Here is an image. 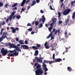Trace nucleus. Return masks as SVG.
<instances>
[{
  "label": "nucleus",
  "mask_w": 75,
  "mask_h": 75,
  "mask_svg": "<svg viewBox=\"0 0 75 75\" xmlns=\"http://www.w3.org/2000/svg\"><path fill=\"white\" fill-rule=\"evenodd\" d=\"M38 63H35L34 64L35 66V67H36V66H37V65H38Z\"/></svg>",
  "instance_id": "680f3d73"
},
{
  "label": "nucleus",
  "mask_w": 75,
  "mask_h": 75,
  "mask_svg": "<svg viewBox=\"0 0 75 75\" xmlns=\"http://www.w3.org/2000/svg\"><path fill=\"white\" fill-rule=\"evenodd\" d=\"M58 18H59L60 17H61V13L60 12H59L58 13Z\"/></svg>",
  "instance_id": "7c9ffc66"
},
{
  "label": "nucleus",
  "mask_w": 75,
  "mask_h": 75,
  "mask_svg": "<svg viewBox=\"0 0 75 75\" xmlns=\"http://www.w3.org/2000/svg\"><path fill=\"white\" fill-rule=\"evenodd\" d=\"M27 30H28L29 31H31L33 30V28H29L28 29H27Z\"/></svg>",
  "instance_id": "58836bf2"
},
{
  "label": "nucleus",
  "mask_w": 75,
  "mask_h": 75,
  "mask_svg": "<svg viewBox=\"0 0 75 75\" xmlns=\"http://www.w3.org/2000/svg\"><path fill=\"white\" fill-rule=\"evenodd\" d=\"M75 3V1H71V6H74V4Z\"/></svg>",
  "instance_id": "bb28decb"
},
{
  "label": "nucleus",
  "mask_w": 75,
  "mask_h": 75,
  "mask_svg": "<svg viewBox=\"0 0 75 75\" xmlns=\"http://www.w3.org/2000/svg\"><path fill=\"white\" fill-rule=\"evenodd\" d=\"M16 50L18 51H19V52H21V49L18 48V47H17L16 49Z\"/></svg>",
  "instance_id": "393cba45"
},
{
  "label": "nucleus",
  "mask_w": 75,
  "mask_h": 75,
  "mask_svg": "<svg viewBox=\"0 0 75 75\" xmlns=\"http://www.w3.org/2000/svg\"><path fill=\"white\" fill-rule=\"evenodd\" d=\"M54 62H61V61H62V59L61 58L59 59H56L54 60Z\"/></svg>",
  "instance_id": "9b49d317"
},
{
  "label": "nucleus",
  "mask_w": 75,
  "mask_h": 75,
  "mask_svg": "<svg viewBox=\"0 0 75 75\" xmlns=\"http://www.w3.org/2000/svg\"><path fill=\"white\" fill-rule=\"evenodd\" d=\"M69 18H68L67 19V21L65 22V24L66 25H67V24L69 22Z\"/></svg>",
  "instance_id": "b1692460"
},
{
  "label": "nucleus",
  "mask_w": 75,
  "mask_h": 75,
  "mask_svg": "<svg viewBox=\"0 0 75 75\" xmlns=\"http://www.w3.org/2000/svg\"><path fill=\"white\" fill-rule=\"evenodd\" d=\"M52 27H50L48 28V30L49 31V32H50V33H52L51 31H52Z\"/></svg>",
  "instance_id": "4be33fe9"
},
{
  "label": "nucleus",
  "mask_w": 75,
  "mask_h": 75,
  "mask_svg": "<svg viewBox=\"0 0 75 75\" xmlns=\"http://www.w3.org/2000/svg\"><path fill=\"white\" fill-rule=\"evenodd\" d=\"M38 55V50H36L35 51L34 55V56H37Z\"/></svg>",
  "instance_id": "4468645a"
},
{
  "label": "nucleus",
  "mask_w": 75,
  "mask_h": 75,
  "mask_svg": "<svg viewBox=\"0 0 75 75\" xmlns=\"http://www.w3.org/2000/svg\"><path fill=\"white\" fill-rule=\"evenodd\" d=\"M18 47H17V46L15 45L14 44H13V45H12V46L11 48H16V49H17Z\"/></svg>",
  "instance_id": "a211bd4d"
},
{
  "label": "nucleus",
  "mask_w": 75,
  "mask_h": 75,
  "mask_svg": "<svg viewBox=\"0 0 75 75\" xmlns=\"http://www.w3.org/2000/svg\"><path fill=\"white\" fill-rule=\"evenodd\" d=\"M28 9H27V10H29V9H30V5H29L28 6Z\"/></svg>",
  "instance_id": "13d9d810"
},
{
  "label": "nucleus",
  "mask_w": 75,
  "mask_h": 75,
  "mask_svg": "<svg viewBox=\"0 0 75 75\" xmlns=\"http://www.w3.org/2000/svg\"><path fill=\"white\" fill-rule=\"evenodd\" d=\"M64 3H62L61 5L60 8H62V7H63V6H64Z\"/></svg>",
  "instance_id": "de8ad7c7"
},
{
  "label": "nucleus",
  "mask_w": 75,
  "mask_h": 75,
  "mask_svg": "<svg viewBox=\"0 0 75 75\" xmlns=\"http://www.w3.org/2000/svg\"><path fill=\"white\" fill-rule=\"evenodd\" d=\"M4 24H5V21H3L2 22V25H4Z\"/></svg>",
  "instance_id": "603ef678"
},
{
  "label": "nucleus",
  "mask_w": 75,
  "mask_h": 75,
  "mask_svg": "<svg viewBox=\"0 0 75 75\" xmlns=\"http://www.w3.org/2000/svg\"><path fill=\"white\" fill-rule=\"evenodd\" d=\"M36 4V2L35 1H33L32 2V4L31 5V6L32 7V6H34L35 4Z\"/></svg>",
  "instance_id": "aec40b11"
},
{
  "label": "nucleus",
  "mask_w": 75,
  "mask_h": 75,
  "mask_svg": "<svg viewBox=\"0 0 75 75\" xmlns=\"http://www.w3.org/2000/svg\"><path fill=\"white\" fill-rule=\"evenodd\" d=\"M21 47L24 50H28L29 48H30L27 45H22Z\"/></svg>",
  "instance_id": "1a4fd4ad"
},
{
  "label": "nucleus",
  "mask_w": 75,
  "mask_h": 75,
  "mask_svg": "<svg viewBox=\"0 0 75 75\" xmlns=\"http://www.w3.org/2000/svg\"><path fill=\"white\" fill-rule=\"evenodd\" d=\"M15 11H13V12L12 14H11V16L12 17H13V16H14V14H15Z\"/></svg>",
  "instance_id": "e433bc0d"
},
{
  "label": "nucleus",
  "mask_w": 75,
  "mask_h": 75,
  "mask_svg": "<svg viewBox=\"0 0 75 75\" xmlns=\"http://www.w3.org/2000/svg\"><path fill=\"white\" fill-rule=\"evenodd\" d=\"M42 17H43V18L42 19V22L43 23H44V22L45 21V18L44 17V15L42 16Z\"/></svg>",
  "instance_id": "6ab92c4d"
},
{
  "label": "nucleus",
  "mask_w": 75,
  "mask_h": 75,
  "mask_svg": "<svg viewBox=\"0 0 75 75\" xmlns=\"http://www.w3.org/2000/svg\"><path fill=\"white\" fill-rule=\"evenodd\" d=\"M55 30H56L55 28L53 29L52 32L50 34H49L48 36L46 37V38L47 39H48L49 38H50V37H51V40H52V39H55V37H54V36H53V35H52V33H53V32H54V31H55Z\"/></svg>",
  "instance_id": "f257e3e1"
},
{
  "label": "nucleus",
  "mask_w": 75,
  "mask_h": 75,
  "mask_svg": "<svg viewBox=\"0 0 75 75\" xmlns=\"http://www.w3.org/2000/svg\"><path fill=\"white\" fill-rule=\"evenodd\" d=\"M48 62H49V64H52L54 62V61H51L50 60L48 61Z\"/></svg>",
  "instance_id": "2f4dec72"
},
{
  "label": "nucleus",
  "mask_w": 75,
  "mask_h": 75,
  "mask_svg": "<svg viewBox=\"0 0 75 75\" xmlns=\"http://www.w3.org/2000/svg\"><path fill=\"white\" fill-rule=\"evenodd\" d=\"M36 1L37 3H39L40 1V0H36Z\"/></svg>",
  "instance_id": "a18cd8bd"
},
{
  "label": "nucleus",
  "mask_w": 75,
  "mask_h": 75,
  "mask_svg": "<svg viewBox=\"0 0 75 75\" xmlns=\"http://www.w3.org/2000/svg\"><path fill=\"white\" fill-rule=\"evenodd\" d=\"M3 31H4V29L3 28H2L1 29V32H0V34L1 35H2V34H3Z\"/></svg>",
  "instance_id": "cd10ccee"
},
{
  "label": "nucleus",
  "mask_w": 75,
  "mask_h": 75,
  "mask_svg": "<svg viewBox=\"0 0 75 75\" xmlns=\"http://www.w3.org/2000/svg\"><path fill=\"white\" fill-rule=\"evenodd\" d=\"M26 9L25 8H22L21 9V11H24L25 10H26Z\"/></svg>",
  "instance_id": "ea45409f"
},
{
  "label": "nucleus",
  "mask_w": 75,
  "mask_h": 75,
  "mask_svg": "<svg viewBox=\"0 0 75 75\" xmlns=\"http://www.w3.org/2000/svg\"><path fill=\"white\" fill-rule=\"evenodd\" d=\"M19 43H20L21 45L24 44V43L23 42V41L21 40L19 41Z\"/></svg>",
  "instance_id": "c756f323"
},
{
  "label": "nucleus",
  "mask_w": 75,
  "mask_h": 75,
  "mask_svg": "<svg viewBox=\"0 0 75 75\" xmlns=\"http://www.w3.org/2000/svg\"><path fill=\"white\" fill-rule=\"evenodd\" d=\"M74 18L75 21V11L72 14V19H74Z\"/></svg>",
  "instance_id": "f3484780"
},
{
  "label": "nucleus",
  "mask_w": 75,
  "mask_h": 75,
  "mask_svg": "<svg viewBox=\"0 0 75 75\" xmlns=\"http://www.w3.org/2000/svg\"><path fill=\"white\" fill-rule=\"evenodd\" d=\"M44 47L46 48V49H48V48H49V46H45Z\"/></svg>",
  "instance_id": "49530a36"
},
{
  "label": "nucleus",
  "mask_w": 75,
  "mask_h": 75,
  "mask_svg": "<svg viewBox=\"0 0 75 75\" xmlns=\"http://www.w3.org/2000/svg\"><path fill=\"white\" fill-rule=\"evenodd\" d=\"M1 53H2L3 56H6L7 54H8V51L4 49V48H2L1 50Z\"/></svg>",
  "instance_id": "20e7f679"
},
{
  "label": "nucleus",
  "mask_w": 75,
  "mask_h": 75,
  "mask_svg": "<svg viewBox=\"0 0 75 75\" xmlns=\"http://www.w3.org/2000/svg\"><path fill=\"white\" fill-rule=\"evenodd\" d=\"M9 19V21H11L12 20V16H11L10 15V16Z\"/></svg>",
  "instance_id": "4c0bfd02"
},
{
  "label": "nucleus",
  "mask_w": 75,
  "mask_h": 75,
  "mask_svg": "<svg viewBox=\"0 0 75 75\" xmlns=\"http://www.w3.org/2000/svg\"><path fill=\"white\" fill-rule=\"evenodd\" d=\"M42 26H43V25H42V23H41L39 25V28H42Z\"/></svg>",
  "instance_id": "473e14b6"
},
{
  "label": "nucleus",
  "mask_w": 75,
  "mask_h": 75,
  "mask_svg": "<svg viewBox=\"0 0 75 75\" xmlns=\"http://www.w3.org/2000/svg\"><path fill=\"white\" fill-rule=\"evenodd\" d=\"M40 13H44V11H42V10H40Z\"/></svg>",
  "instance_id": "774afa93"
},
{
  "label": "nucleus",
  "mask_w": 75,
  "mask_h": 75,
  "mask_svg": "<svg viewBox=\"0 0 75 75\" xmlns=\"http://www.w3.org/2000/svg\"><path fill=\"white\" fill-rule=\"evenodd\" d=\"M8 52H14V50L13 51L9 50V51H8Z\"/></svg>",
  "instance_id": "4d7b16f0"
},
{
  "label": "nucleus",
  "mask_w": 75,
  "mask_h": 75,
  "mask_svg": "<svg viewBox=\"0 0 75 75\" xmlns=\"http://www.w3.org/2000/svg\"><path fill=\"white\" fill-rule=\"evenodd\" d=\"M3 23V22L1 21L0 22V25H2V23Z\"/></svg>",
  "instance_id": "e2e57ef3"
},
{
  "label": "nucleus",
  "mask_w": 75,
  "mask_h": 75,
  "mask_svg": "<svg viewBox=\"0 0 75 75\" xmlns=\"http://www.w3.org/2000/svg\"><path fill=\"white\" fill-rule=\"evenodd\" d=\"M60 31H61V30L59 29L58 30H56L55 31L54 34L55 35H56V34H57V33H58H58L59 34H60Z\"/></svg>",
  "instance_id": "f8f14e48"
},
{
  "label": "nucleus",
  "mask_w": 75,
  "mask_h": 75,
  "mask_svg": "<svg viewBox=\"0 0 75 75\" xmlns=\"http://www.w3.org/2000/svg\"><path fill=\"white\" fill-rule=\"evenodd\" d=\"M64 0H59V2H60V3H62V2Z\"/></svg>",
  "instance_id": "052dcab7"
},
{
  "label": "nucleus",
  "mask_w": 75,
  "mask_h": 75,
  "mask_svg": "<svg viewBox=\"0 0 75 75\" xmlns=\"http://www.w3.org/2000/svg\"><path fill=\"white\" fill-rule=\"evenodd\" d=\"M28 42V41L27 40H25V42L26 44H28V43L27 42Z\"/></svg>",
  "instance_id": "bf43d9fd"
},
{
  "label": "nucleus",
  "mask_w": 75,
  "mask_h": 75,
  "mask_svg": "<svg viewBox=\"0 0 75 75\" xmlns=\"http://www.w3.org/2000/svg\"><path fill=\"white\" fill-rule=\"evenodd\" d=\"M16 41H19V38H16Z\"/></svg>",
  "instance_id": "09e8293b"
},
{
  "label": "nucleus",
  "mask_w": 75,
  "mask_h": 75,
  "mask_svg": "<svg viewBox=\"0 0 75 75\" xmlns=\"http://www.w3.org/2000/svg\"><path fill=\"white\" fill-rule=\"evenodd\" d=\"M43 65L44 67V68L45 71V72H46V71H47L48 70V69L47 68V66L46 65H45V64L44 63H43Z\"/></svg>",
  "instance_id": "9d476101"
},
{
  "label": "nucleus",
  "mask_w": 75,
  "mask_h": 75,
  "mask_svg": "<svg viewBox=\"0 0 75 75\" xmlns=\"http://www.w3.org/2000/svg\"><path fill=\"white\" fill-rule=\"evenodd\" d=\"M35 26H37V25H38V24H39L38 21H36L35 22Z\"/></svg>",
  "instance_id": "c9c22d12"
},
{
  "label": "nucleus",
  "mask_w": 75,
  "mask_h": 75,
  "mask_svg": "<svg viewBox=\"0 0 75 75\" xmlns=\"http://www.w3.org/2000/svg\"><path fill=\"white\" fill-rule=\"evenodd\" d=\"M66 48V51H65V52H67L68 51V48L67 47H65Z\"/></svg>",
  "instance_id": "8fccbe9b"
},
{
  "label": "nucleus",
  "mask_w": 75,
  "mask_h": 75,
  "mask_svg": "<svg viewBox=\"0 0 75 75\" xmlns=\"http://www.w3.org/2000/svg\"><path fill=\"white\" fill-rule=\"evenodd\" d=\"M16 18L18 19V20H19L20 18H21V16L20 15H18L16 16Z\"/></svg>",
  "instance_id": "a878e982"
},
{
  "label": "nucleus",
  "mask_w": 75,
  "mask_h": 75,
  "mask_svg": "<svg viewBox=\"0 0 75 75\" xmlns=\"http://www.w3.org/2000/svg\"><path fill=\"white\" fill-rule=\"evenodd\" d=\"M11 29L12 30V32L13 33H16V31H18L19 30V28H14L13 27H11Z\"/></svg>",
  "instance_id": "6e6552de"
},
{
  "label": "nucleus",
  "mask_w": 75,
  "mask_h": 75,
  "mask_svg": "<svg viewBox=\"0 0 75 75\" xmlns=\"http://www.w3.org/2000/svg\"><path fill=\"white\" fill-rule=\"evenodd\" d=\"M71 10L70 8L66 9V10L64 11V12L63 13V15H67L69 13H70L71 11Z\"/></svg>",
  "instance_id": "423d86ee"
},
{
  "label": "nucleus",
  "mask_w": 75,
  "mask_h": 75,
  "mask_svg": "<svg viewBox=\"0 0 75 75\" xmlns=\"http://www.w3.org/2000/svg\"><path fill=\"white\" fill-rule=\"evenodd\" d=\"M47 45V42H46L44 44V47Z\"/></svg>",
  "instance_id": "864d4df0"
},
{
  "label": "nucleus",
  "mask_w": 75,
  "mask_h": 75,
  "mask_svg": "<svg viewBox=\"0 0 75 75\" xmlns=\"http://www.w3.org/2000/svg\"><path fill=\"white\" fill-rule=\"evenodd\" d=\"M50 9H51V10H53V8H52V6H51V5H50Z\"/></svg>",
  "instance_id": "6e6d98bb"
},
{
  "label": "nucleus",
  "mask_w": 75,
  "mask_h": 75,
  "mask_svg": "<svg viewBox=\"0 0 75 75\" xmlns=\"http://www.w3.org/2000/svg\"><path fill=\"white\" fill-rule=\"evenodd\" d=\"M50 27H52L54 25V24L52 23H51L50 24Z\"/></svg>",
  "instance_id": "37998d69"
},
{
  "label": "nucleus",
  "mask_w": 75,
  "mask_h": 75,
  "mask_svg": "<svg viewBox=\"0 0 75 75\" xmlns=\"http://www.w3.org/2000/svg\"><path fill=\"white\" fill-rule=\"evenodd\" d=\"M8 20H9V17L6 20V23H8Z\"/></svg>",
  "instance_id": "3c124183"
},
{
  "label": "nucleus",
  "mask_w": 75,
  "mask_h": 75,
  "mask_svg": "<svg viewBox=\"0 0 75 75\" xmlns=\"http://www.w3.org/2000/svg\"><path fill=\"white\" fill-rule=\"evenodd\" d=\"M13 52V53H12L11 54H8L7 55L9 56V57H14V56L16 57V56L18 55V52L16 51V50L14 49Z\"/></svg>",
  "instance_id": "f03ea898"
},
{
  "label": "nucleus",
  "mask_w": 75,
  "mask_h": 75,
  "mask_svg": "<svg viewBox=\"0 0 75 75\" xmlns=\"http://www.w3.org/2000/svg\"><path fill=\"white\" fill-rule=\"evenodd\" d=\"M17 3H14V4L13 5L12 7H16V6H17Z\"/></svg>",
  "instance_id": "c85d7f7f"
},
{
  "label": "nucleus",
  "mask_w": 75,
  "mask_h": 75,
  "mask_svg": "<svg viewBox=\"0 0 75 75\" xmlns=\"http://www.w3.org/2000/svg\"><path fill=\"white\" fill-rule=\"evenodd\" d=\"M41 67V65L39 64H38L36 67V68H35V69H41V68H40Z\"/></svg>",
  "instance_id": "2eb2a0df"
},
{
  "label": "nucleus",
  "mask_w": 75,
  "mask_h": 75,
  "mask_svg": "<svg viewBox=\"0 0 75 75\" xmlns=\"http://www.w3.org/2000/svg\"><path fill=\"white\" fill-rule=\"evenodd\" d=\"M52 21L53 22L52 23L54 24H55V23H56V18H54L53 19Z\"/></svg>",
  "instance_id": "412c9836"
},
{
  "label": "nucleus",
  "mask_w": 75,
  "mask_h": 75,
  "mask_svg": "<svg viewBox=\"0 0 75 75\" xmlns=\"http://www.w3.org/2000/svg\"><path fill=\"white\" fill-rule=\"evenodd\" d=\"M25 1H26V0H23L22 2L21 3V6L22 7L24 6V4H25Z\"/></svg>",
  "instance_id": "ddd939ff"
},
{
  "label": "nucleus",
  "mask_w": 75,
  "mask_h": 75,
  "mask_svg": "<svg viewBox=\"0 0 75 75\" xmlns=\"http://www.w3.org/2000/svg\"><path fill=\"white\" fill-rule=\"evenodd\" d=\"M47 74V71H45V73H44V75H46Z\"/></svg>",
  "instance_id": "338daca9"
},
{
  "label": "nucleus",
  "mask_w": 75,
  "mask_h": 75,
  "mask_svg": "<svg viewBox=\"0 0 75 75\" xmlns=\"http://www.w3.org/2000/svg\"><path fill=\"white\" fill-rule=\"evenodd\" d=\"M34 34V32L33 31H32L31 33V34H32V35H33Z\"/></svg>",
  "instance_id": "69168bd1"
},
{
  "label": "nucleus",
  "mask_w": 75,
  "mask_h": 75,
  "mask_svg": "<svg viewBox=\"0 0 75 75\" xmlns=\"http://www.w3.org/2000/svg\"><path fill=\"white\" fill-rule=\"evenodd\" d=\"M7 33H6L4 32L3 33L2 36L0 38V42H1L2 40L7 37Z\"/></svg>",
  "instance_id": "39448f33"
},
{
  "label": "nucleus",
  "mask_w": 75,
  "mask_h": 75,
  "mask_svg": "<svg viewBox=\"0 0 75 75\" xmlns=\"http://www.w3.org/2000/svg\"><path fill=\"white\" fill-rule=\"evenodd\" d=\"M67 70L69 72H71L72 71V68H71L70 67H67Z\"/></svg>",
  "instance_id": "dca6fc26"
},
{
  "label": "nucleus",
  "mask_w": 75,
  "mask_h": 75,
  "mask_svg": "<svg viewBox=\"0 0 75 75\" xmlns=\"http://www.w3.org/2000/svg\"><path fill=\"white\" fill-rule=\"evenodd\" d=\"M52 58L54 60L55 59V54H53Z\"/></svg>",
  "instance_id": "c03bdc74"
},
{
  "label": "nucleus",
  "mask_w": 75,
  "mask_h": 75,
  "mask_svg": "<svg viewBox=\"0 0 75 75\" xmlns=\"http://www.w3.org/2000/svg\"><path fill=\"white\" fill-rule=\"evenodd\" d=\"M43 63H48V60H44L43 61Z\"/></svg>",
  "instance_id": "f704fd0d"
},
{
  "label": "nucleus",
  "mask_w": 75,
  "mask_h": 75,
  "mask_svg": "<svg viewBox=\"0 0 75 75\" xmlns=\"http://www.w3.org/2000/svg\"><path fill=\"white\" fill-rule=\"evenodd\" d=\"M31 26V25L30 23H28L27 25V26Z\"/></svg>",
  "instance_id": "79ce46f5"
},
{
  "label": "nucleus",
  "mask_w": 75,
  "mask_h": 75,
  "mask_svg": "<svg viewBox=\"0 0 75 75\" xmlns=\"http://www.w3.org/2000/svg\"><path fill=\"white\" fill-rule=\"evenodd\" d=\"M7 6H8V4H6L5 5V7L6 8H7Z\"/></svg>",
  "instance_id": "0e129e2a"
},
{
  "label": "nucleus",
  "mask_w": 75,
  "mask_h": 75,
  "mask_svg": "<svg viewBox=\"0 0 75 75\" xmlns=\"http://www.w3.org/2000/svg\"><path fill=\"white\" fill-rule=\"evenodd\" d=\"M13 44H11V43H9L8 44V46H9V48H10V49H11V47H12V46L13 45Z\"/></svg>",
  "instance_id": "5701e85b"
},
{
  "label": "nucleus",
  "mask_w": 75,
  "mask_h": 75,
  "mask_svg": "<svg viewBox=\"0 0 75 75\" xmlns=\"http://www.w3.org/2000/svg\"><path fill=\"white\" fill-rule=\"evenodd\" d=\"M39 63H42V60H41V59H38Z\"/></svg>",
  "instance_id": "72a5a7b5"
},
{
  "label": "nucleus",
  "mask_w": 75,
  "mask_h": 75,
  "mask_svg": "<svg viewBox=\"0 0 75 75\" xmlns=\"http://www.w3.org/2000/svg\"><path fill=\"white\" fill-rule=\"evenodd\" d=\"M59 23L60 24H62V21H59Z\"/></svg>",
  "instance_id": "5fc2aeb1"
},
{
  "label": "nucleus",
  "mask_w": 75,
  "mask_h": 75,
  "mask_svg": "<svg viewBox=\"0 0 75 75\" xmlns=\"http://www.w3.org/2000/svg\"><path fill=\"white\" fill-rule=\"evenodd\" d=\"M40 47H41V45L38 44V43H37L36 44V46H33L32 47V48L34 50H37V49H39V48H40Z\"/></svg>",
  "instance_id": "0eeeda50"
},
{
  "label": "nucleus",
  "mask_w": 75,
  "mask_h": 75,
  "mask_svg": "<svg viewBox=\"0 0 75 75\" xmlns=\"http://www.w3.org/2000/svg\"><path fill=\"white\" fill-rule=\"evenodd\" d=\"M35 73L36 75H42L43 73V70L42 69H40L36 70Z\"/></svg>",
  "instance_id": "7ed1b4c3"
},
{
  "label": "nucleus",
  "mask_w": 75,
  "mask_h": 75,
  "mask_svg": "<svg viewBox=\"0 0 75 75\" xmlns=\"http://www.w3.org/2000/svg\"><path fill=\"white\" fill-rule=\"evenodd\" d=\"M3 6V4L2 2L0 3V7H2Z\"/></svg>",
  "instance_id": "a19ab883"
}]
</instances>
